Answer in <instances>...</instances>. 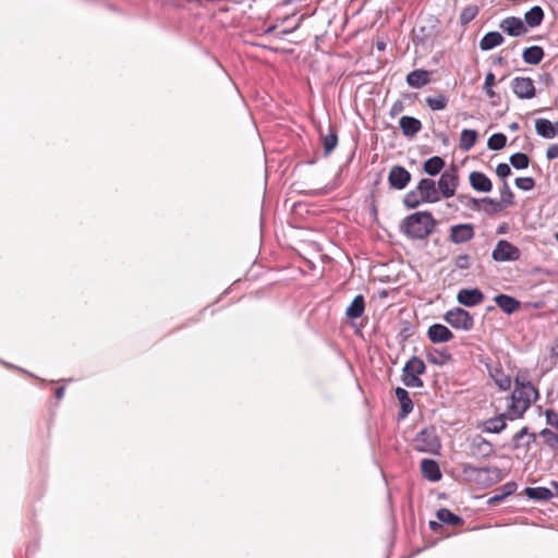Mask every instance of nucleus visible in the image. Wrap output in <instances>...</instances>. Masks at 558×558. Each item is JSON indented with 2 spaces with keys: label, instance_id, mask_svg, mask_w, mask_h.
I'll return each instance as SVG.
<instances>
[{
  "label": "nucleus",
  "instance_id": "18",
  "mask_svg": "<svg viewBox=\"0 0 558 558\" xmlns=\"http://www.w3.org/2000/svg\"><path fill=\"white\" fill-rule=\"evenodd\" d=\"M421 472L423 476L430 482H437L441 478L439 465L435 460L432 459L422 460Z\"/></svg>",
  "mask_w": 558,
  "mask_h": 558
},
{
  "label": "nucleus",
  "instance_id": "12",
  "mask_svg": "<svg viewBox=\"0 0 558 558\" xmlns=\"http://www.w3.org/2000/svg\"><path fill=\"white\" fill-rule=\"evenodd\" d=\"M410 180V172L401 166H393L389 171L388 182L393 189L403 190Z\"/></svg>",
  "mask_w": 558,
  "mask_h": 558
},
{
  "label": "nucleus",
  "instance_id": "23",
  "mask_svg": "<svg viewBox=\"0 0 558 558\" xmlns=\"http://www.w3.org/2000/svg\"><path fill=\"white\" fill-rule=\"evenodd\" d=\"M365 311V300L362 294L356 295L345 311L349 319L360 318Z\"/></svg>",
  "mask_w": 558,
  "mask_h": 558
},
{
  "label": "nucleus",
  "instance_id": "40",
  "mask_svg": "<svg viewBox=\"0 0 558 558\" xmlns=\"http://www.w3.org/2000/svg\"><path fill=\"white\" fill-rule=\"evenodd\" d=\"M337 144L338 136L335 132L323 136V146L326 155L330 154L336 148Z\"/></svg>",
  "mask_w": 558,
  "mask_h": 558
},
{
  "label": "nucleus",
  "instance_id": "59",
  "mask_svg": "<svg viewBox=\"0 0 558 558\" xmlns=\"http://www.w3.org/2000/svg\"><path fill=\"white\" fill-rule=\"evenodd\" d=\"M292 0H284V3H291Z\"/></svg>",
  "mask_w": 558,
  "mask_h": 558
},
{
  "label": "nucleus",
  "instance_id": "15",
  "mask_svg": "<svg viewBox=\"0 0 558 558\" xmlns=\"http://www.w3.org/2000/svg\"><path fill=\"white\" fill-rule=\"evenodd\" d=\"M500 28L510 36H521L527 32L524 22L520 17L509 16L501 21Z\"/></svg>",
  "mask_w": 558,
  "mask_h": 558
},
{
  "label": "nucleus",
  "instance_id": "35",
  "mask_svg": "<svg viewBox=\"0 0 558 558\" xmlns=\"http://www.w3.org/2000/svg\"><path fill=\"white\" fill-rule=\"evenodd\" d=\"M513 192L511 191L507 181H504L502 186L500 189V201L502 209L511 206L513 204Z\"/></svg>",
  "mask_w": 558,
  "mask_h": 558
},
{
  "label": "nucleus",
  "instance_id": "53",
  "mask_svg": "<svg viewBox=\"0 0 558 558\" xmlns=\"http://www.w3.org/2000/svg\"><path fill=\"white\" fill-rule=\"evenodd\" d=\"M403 109V106L401 102H396L392 107H391V110H390V113L391 116H396L398 113H400Z\"/></svg>",
  "mask_w": 558,
  "mask_h": 558
},
{
  "label": "nucleus",
  "instance_id": "34",
  "mask_svg": "<svg viewBox=\"0 0 558 558\" xmlns=\"http://www.w3.org/2000/svg\"><path fill=\"white\" fill-rule=\"evenodd\" d=\"M451 355L447 351L434 350L427 353V361L434 365H444L450 361Z\"/></svg>",
  "mask_w": 558,
  "mask_h": 558
},
{
  "label": "nucleus",
  "instance_id": "56",
  "mask_svg": "<svg viewBox=\"0 0 558 558\" xmlns=\"http://www.w3.org/2000/svg\"><path fill=\"white\" fill-rule=\"evenodd\" d=\"M554 131L556 132V136H558V121L554 123Z\"/></svg>",
  "mask_w": 558,
  "mask_h": 558
},
{
  "label": "nucleus",
  "instance_id": "11",
  "mask_svg": "<svg viewBox=\"0 0 558 558\" xmlns=\"http://www.w3.org/2000/svg\"><path fill=\"white\" fill-rule=\"evenodd\" d=\"M418 195L425 203H437L440 201L439 191L432 179H422L416 186Z\"/></svg>",
  "mask_w": 558,
  "mask_h": 558
},
{
  "label": "nucleus",
  "instance_id": "22",
  "mask_svg": "<svg viewBox=\"0 0 558 558\" xmlns=\"http://www.w3.org/2000/svg\"><path fill=\"white\" fill-rule=\"evenodd\" d=\"M494 301L507 314H512L520 308V302L507 294H498Z\"/></svg>",
  "mask_w": 558,
  "mask_h": 558
},
{
  "label": "nucleus",
  "instance_id": "54",
  "mask_svg": "<svg viewBox=\"0 0 558 558\" xmlns=\"http://www.w3.org/2000/svg\"><path fill=\"white\" fill-rule=\"evenodd\" d=\"M64 391H65L64 387H58V388L56 389V392H54L56 398H57L58 400L62 399V398H63V396H64Z\"/></svg>",
  "mask_w": 558,
  "mask_h": 558
},
{
  "label": "nucleus",
  "instance_id": "31",
  "mask_svg": "<svg viewBox=\"0 0 558 558\" xmlns=\"http://www.w3.org/2000/svg\"><path fill=\"white\" fill-rule=\"evenodd\" d=\"M445 167V160L439 156L428 158L424 165L423 170L429 175L438 174Z\"/></svg>",
  "mask_w": 558,
  "mask_h": 558
},
{
  "label": "nucleus",
  "instance_id": "2",
  "mask_svg": "<svg viewBox=\"0 0 558 558\" xmlns=\"http://www.w3.org/2000/svg\"><path fill=\"white\" fill-rule=\"evenodd\" d=\"M436 221L429 211H417L402 222V232L410 239L423 240L434 230Z\"/></svg>",
  "mask_w": 558,
  "mask_h": 558
},
{
  "label": "nucleus",
  "instance_id": "17",
  "mask_svg": "<svg viewBox=\"0 0 558 558\" xmlns=\"http://www.w3.org/2000/svg\"><path fill=\"white\" fill-rule=\"evenodd\" d=\"M489 375L500 390L510 389L511 378L505 373L499 363L489 367Z\"/></svg>",
  "mask_w": 558,
  "mask_h": 558
},
{
  "label": "nucleus",
  "instance_id": "44",
  "mask_svg": "<svg viewBox=\"0 0 558 558\" xmlns=\"http://www.w3.org/2000/svg\"><path fill=\"white\" fill-rule=\"evenodd\" d=\"M515 185L520 190L530 191V190H532L534 187L535 181L531 177L517 178L515 179Z\"/></svg>",
  "mask_w": 558,
  "mask_h": 558
},
{
  "label": "nucleus",
  "instance_id": "25",
  "mask_svg": "<svg viewBox=\"0 0 558 558\" xmlns=\"http://www.w3.org/2000/svg\"><path fill=\"white\" fill-rule=\"evenodd\" d=\"M504 43V36L499 32H489L480 40V48L490 50Z\"/></svg>",
  "mask_w": 558,
  "mask_h": 558
},
{
  "label": "nucleus",
  "instance_id": "50",
  "mask_svg": "<svg viewBox=\"0 0 558 558\" xmlns=\"http://www.w3.org/2000/svg\"><path fill=\"white\" fill-rule=\"evenodd\" d=\"M481 202L486 203L487 205L493 206V210L494 211L502 210V206H501V203H499V201H495L493 198L485 197V198L481 199Z\"/></svg>",
  "mask_w": 558,
  "mask_h": 558
},
{
  "label": "nucleus",
  "instance_id": "39",
  "mask_svg": "<svg viewBox=\"0 0 558 558\" xmlns=\"http://www.w3.org/2000/svg\"><path fill=\"white\" fill-rule=\"evenodd\" d=\"M478 14V8L476 5H469L464 8L460 14V22L462 25L470 23Z\"/></svg>",
  "mask_w": 558,
  "mask_h": 558
},
{
  "label": "nucleus",
  "instance_id": "9",
  "mask_svg": "<svg viewBox=\"0 0 558 558\" xmlns=\"http://www.w3.org/2000/svg\"><path fill=\"white\" fill-rule=\"evenodd\" d=\"M475 235V229L472 223H459L449 229V241L454 244H462L471 241Z\"/></svg>",
  "mask_w": 558,
  "mask_h": 558
},
{
  "label": "nucleus",
  "instance_id": "38",
  "mask_svg": "<svg viewBox=\"0 0 558 558\" xmlns=\"http://www.w3.org/2000/svg\"><path fill=\"white\" fill-rule=\"evenodd\" d=\"M473 447L478 453H482L483 456H490L493 453V445L484 438H476L473 441Z\"/></svg>",
  "mask_w": 558,
  "mask_h": 558
},
{
  "label": "nucleus",
  "instance_id": "28",
  "mask_svg": "<svg viewBox=\"0 0 558 558\" xmlns=\"http://www.w3.org/2000/svg\"><path fill=\"white\" fill-rule=\"evenodd\" d=\"M437 519L446 524L458 526L463 524V519L447 508H441L436 513Z\"/></svg>",
  "mask_w": 558,
  "mask_h": 558
},
{
  "label": "nucleus",
  "instance_id": "42",
  "mask_svg": "<svg viewBox=\"0 0 558 558\" xmlns=\"http://www.w3.org/2000/svg\"><path fill=\"white\" fill-rule=\"evenodd\" d=\"M496 84L495 81V74L493 72H488L485 76V83L483 86V89L488 98H494L496 96V93L494 90V86Z\"/></svg>",
  "mask_w": 558,
  "mask_h": 558
},
{
  "label": "nucleus",
  "instance_id": "19",
  "mask_svg": "<svg viewBox=\"0 0 558 558\" xmlns=\"http://www.w3.org/2000/svg\"><path fill=\"white\" fill-rule=\"evenodd\" d=\"M400 129L403 135L413 137L422 130V123L418 119L404 116L399 121Z\"/></svg>",
  "mask_w": 558,
  "mask_h": 558
},
{
  "label": "nucleus",
  "instance_id": "57",
  "mask_svg": "<svg viewBox=\"0 0 558 558\" xmlns=\"http://www.w3.org/2000/svg\"><path fill=\"white\" fill-rule=\"evenodd\" d=\"M274 29H275V26H271V27H269V28L267 29V33H270V32H272Z\"/></svg>",
  "mask_w": 558,
  "mask_h": 558
},
{
  "label": "nucleus",
  "instance_id": "6",
  "mask_svg": "<svg viewBox=\"0 0 558 558\" xmlns=\"http://www.w3.org/2000/svg\"><path fill=\"white\" fill-rule=\"evenodd\" d=\"M514 95L520 99H531L536 95L534 81L531 77L517 76L511 82Z\"/></svg>",
  "mask_w": 558,
  "mask_h": 558
},
{
  "label": "nucleus",
  "instance_id": "55",
  "mask_svg": "<svg viewBox=\"0 0 558 558\" xmlns=\"http://www.w3.org/2000/svg\"><path fill=\"white\" fill-rule=\"evenodd\" d=\"M440 523L436 522V521H430L429 522V527L433 530V531H437L439 527H440Z\"/></svg>",
  "mask_w": 558,
  "mask_h": 558
},
{
  "label": "nucleus",
  "instance_id": "14",
  "mask_svg": "<svg viewBox=\"0 0 558 558\" xmlns=\"http://www.w3.org/2000/svg\"><path fill=\"white\" fill-rule=\"evenodd\" d=\"M457 300L464 306H476L484 301V294L480 289H461Z\"/></svg>",
  "mask_w": 558,
  "mask_h": 558
},
{
  "label": "nucleus",
  "instance_id": "46",
  "mask_svg": "<svg viewBox=\"0 0 558 558\" xmlns=\"http://www.w3.org/2000/svg\"><path fill=\"white\" fill-rule=\"evenodd\" d=\"M545 416L547 424L558 430V413L553 410H547Z\"/></svg>",
  "mask_w": 558,
  "mask_h": 558
},
{
  "label": "nucleus",
  "instance_id": "4",
  "mask_svg": "<svg viewBox=\"0 0 558 558\" xmlns=\"http://www.w3.org/2000/svg\"><path fill=\"white\" fill-rule=\"evenodd\" d=\"M444 319L453 328L456 329H462V330H470L473 328V325H474V319L472 317V315L461 308V307H456V308H452L450 311H448L445 316H444Z\"/></svg>",
  "mask_w": 558,
  "mask_h": 558
},
{
  "label": "nucleus",
  "instance_id": "41",
  "mask_svg": "<svg viewBox=\"0 0 558 558\" xmlns=\"http://www.w3.org/2000/svg\"><path fill=\"white\" fill-rule=\"evenodd\" d=\"M539 435L544 438L547 446L551 449H558V435L548 428L541 430Z\"/></svg>",
  "mask_w": 558,
  "mask_h": 558
},
{
  "label": "nucleus",
  "instance_id": "47",
  "mask_svg": "<svg viewBox=\"0 0 558 558\" xmlns=\"http://www.w3.org/2000/svg\"><path fill=\"white\" fill-rule=\"evenodd\" d=\"M496 174L501 179H506L511 174V169L508 163H499L496 168Z\"/></svg>",
  "mask_w": 558,
  "mask_h": 558
},
{
  "label": "nucleus",
  "instance_id": "32",
  "mask_svg": "<svg viewBox=\"0 0 558 558\" xmlns=\"http://www.w3.org/2000/svg\"><path fill=\"white\" fill-rule=\"evenodd\" d=\"M525 495L535 500H549L553 497L550 489L546 487H526Z\"/></svg>",
  "mask_w": 558,
  "mask_h": 558
},
{
  "label": "nucleus",
  "instance_id": "20",
  "mask_svg": "<svg viewBox=\"0 0 558 558\" xmlns=\"http://www.w3.org/2000/svg\"><path fill=\"white\" fill-rule=\"evenodd\" d=\"M536 434L530 433L526 426L522 427L518 433H515L512 437L513 448L518 449L520 447H525L526 449L535 442Z\"/></svg>",
  "mask_w": 558,
  "mask_h": 558
},
{
  "label": "nucleus",
  "instance_id": "37",
  "mask_svg": "<svg viewBox=\"0 0 558 558\" xmlns=\"http://www.w3.org/2000/svg\"><path fill=\"white\" fill-rule=\"evenodd\" d=\"M510 163L515 169H525L529 167L530 158L524 153H515L510 157Z\"/></svg>",
  "mask_w": 558,
  "mask_h": 558
},
{
  "label": "nucleus",
  "instance_id": "52",
  "mask_svg": "<svg viewBox=\"0 0 558 558\" xmlns=\"http://www.w3.org/2000/svg\"><path fill=\"white\" fill-rule=\"evenodd\" d=\"M546 157L549 160L558 158V144L550 145L546 150Z\"/></svg>",
  "mask_w": 558,
  "mask_h": 558
},
{
  "label": "nucleus",
  "instance_id": "58",
  "mask_svg": "<svg viewBox=\"0 0 558 558\" xmlns=\"http://www.w3.org/2000/svg\"><path fill=\"white\" fill-rule=\"evenodd\" d=\"M383 48H384V44L378 45V49H383Z\"/></svg>",
  "mask_w": 558,
  "mask_h": 558
},
{
  "label": "nucleus",
  "instance_id": "51",
  "mask_svg": "<svg viewBox=\"0 0 558 558\" xmlns=\"http://www.w3.org/2000/svg\"><path fill=\"white\" fill-rule=\"evenodd\" d=\"M481 202L486 203L487 205L493 206V210L494 211L502 210V206H501V203H499V201H495L493 198L485 197V198L481 199Z\"/></svg>",
  "mask_w": 558,
  "mask_h": 558
},
{
  "label": "nucleus",
  "instance_id": "26",
  "mask_svg": "<svg viewBox=\"0 0 558 558\" xmlns=\"http://www.w3.org/2000/svg\"><path fill=\"white\" fill-rule=\"evenodd\" d=\"M535 131L539 136L544 138L556 137V132L554 131V123L547 119H537L535 121Z\"/></svg>",
  "mask_w": 558,
  "mask_h": 558
},
{
  "label": "nucleus",
  "instance_id": "29",
  "mask_svg": "<svg viewBox=\"0 0 558 558\" xmlns=\"http://www.w3.org/2000/svg\"><path fill=\"white\" fill-rule=\"evenodd\" d=\"M544 19V11L541 7H533L524 15V22L530 27H536L541 25Z\"/></svg>",
  "mask_w": 558,
  "mask_h": 558
},
{
  "label": "nucleus",
  "instance_id": "27",
  "mask_svg": "<svg viewBox=\"0 0 558 558\" xmlns=\"http://www.w3.org/2000/svg\"><path fill=\"white\" fill-rule=\"evenodd\" d=\"M396 397L401 405L402 416L408 415L413 410V402L409 396V392L401 387L396 389Z\"/></svg>",
  "mask_w": 558,
  "mask_h": 558
},
{
  "label": "nucleus",
  "instance_id": "13",
  "mask_svg": "<svg viewBox=\"0 0 558 558\" xmlns=\"http://www.w3.org/2000/svg\"><path fill=\"white\" fill-rule=\"evenodd\" d=\"M428 339L433 343H444L453 339V332L441 324H434L427 329Z\"/></svg>",
  "mask_w": 558,
  "mask_h": 558
},
{
  "label": "nucleus",
  "instance_id": "36",
  "mask_svg": "<svg viewBox=\"0 0 558 558\" xmlns=\"http://www.w3.org/2000/svg\"><path fill=\"white\" fill-rule=\"evenodd\" d=\"M507 136L502 133L493 134L487 142V146L492 150H499L506 146Z\"/></svg>",
  "mask_w": 558,
  "mask_h": 558
},
{
  "label": "nucleus",
  "instance_id": "60",
  "mask_svg": "<svg viewBox=\"0 0 558 558\" xmlns=\"http://www.w3.org/2000/svg\"><path fill=\"white\" fill-rule=\"evenodd\" d=\"M555 238H556V240H557V242H558V232L555 234Z\"/></svg>",
  "mask_w": 558,
  "mask_h": 558
},
{
  "label": "nucleus",
  "instance_id": "48",
  "mask_svg": "<svg viewBox=\"0 0 558 558\" xmlns=\"http://www.w3.org/2000/svg\"><path fill=\"white\" fill-rule=\"evenodd\" d=\"M460 201H462V198H464V196H459ZM466 202H465V205L471 208L472 210H480V203L481 201L480 199H476L474 197H465Z\"/></svg>",
  "mask_w": 558,
  "mask_h": 558
},
{
  "label": "nucleus",
  "instance_id": "30",
  "mask_svg": "<svg viewBox=\"0 0 558 558\" xmlns=\"http://www.w3.org/2000/svg\"><path fill=\"white\" fill-rule=\"evenodd\" d=\"M477 137L478 134L475 130H463L460 135V148L465 151L470 150L475 145Z\"/></svg>",
  "mask_w": 558,
  "mask_h": 558
},
{
  "label": "nucleus",
  "instance_id": "33",
  "mask_svg": "<svg viewBox=\"0 0 558 558\" xmlns=\"http://www.w3.org/2000/svg\"><path fill=\"white\" fill-rule=\"evenodd\" d=\"M425 102L432 110H444L448 106L449 98L444 94H439L426 97Z\"/></svg>",
  "mask_w": 558,
  "mask_h": 558
},
{
  "label": "nucleus",
  "instance_id": "10",
  "mask_svg": "<svg viewBox=\"0 0 558 558\" xmlns=\"http://www.w3.org/2000/svg\"><path fill=\"white\" fill-rule=\"evenodd\" d=\"M414 447L418 451L434 452L440 447V444L433 430L424 429L415 437Z\"/></svg>",
  "mask_w": 558,
  "mask_h": 558
},
{
  "label": "nucleus",
  "instance_id": "1",
  "mask_svg": "<svg viewBox=\"0 0 558 558\" xmlns=\"http://www.w3.org/2000/svg\"><path fill=\"white\" fill-rule=\"evenodd\" d=\"M508 411L517 420L522 418L533 402L538 399L537 389L527 380L517 376Z\"/></svg>",
  "mask_w": 558,
  "mask_h": 558
},
{
  "label": "nucleus",
  "instance_id": "7",
  "mask_svg": "<svg viewBox=\"0 0 558 558\" xmlns=\"http://www.w3.org/2000/svg\"><path fill=\"white\" fill-rule=\"evenodd\" d=\"M459 183V177L456 169L446 170L442 172L438 181L439 195L441 194L445 198L452 197L456 193Z\"/></svg>",
  "mask_w": 558,
  "mask_h": 558
},
{
  "label": "nucleus",
  "instance_id": "49",
  "mask_svg": "<svg viewBox=\"0 0 558 558\" xmlns=\"http://www.w3.org/2000/svg\"><path fill=\"white\" fill-rule=\"evenodd\" d=\"M505 488H507V492H506V493H504L502 495H495V496L492 498V500H493V501H500V500H502V499H504V497H505L506 495H509V494H511V493L514 490V488H515V484H514V483H508V484L505 486Z\"/></svg>",
  "mask_w": 558,
  "mask_h": 558
},
{
  "label": "nucleus",
  "instance_id": "5",
  "mask_svg": "<svg viewBox=\"0 0 558 558\" xmlns=\"http://www.w3.org/2000/svg\"><path fill=\"white\" fill-rule=\"evenodd\" d=\"M520 250L507 240H500L492 253L496 262H515L520 259Z\"/></svg>",
  "mask_w": 558,
  "mask_h": 558
},
{
  "label": "nucleus",
  "instance_id": "45",
  "mask_svg": "<svg viewBox=\"0 0 558 558\" xmlns=\"http://www.w3.org/2000/svg\"><path fill=\"white\" fill-rule=\"evenodd\" d=\"M471 266V257L468 254L458 255L454 258V267L457 269H469Z\"/></svg>",
  "mask_w": 558,
  "mask_h": 558
},
{
  "label": "nucleus",
  "instance_id": "16",
  "mask_svg": "<svg viewBox=\"0 0 558 558\" xmlns=\"http://www.w3.org/2000/svg\"><path fill=\"white\" fill-rule=\"evenodd\" d=\"M471 186L478 192H490L493 183L490 179L483 172L473 171L469 175Z\"/></svg>",
  "mask_w": 558,
  "mask_h": 558
},
{
  "label": "nucleus",
  "instance_id": "24",
  "mask_svg": "<svg viewBox=\"0 0 558 558\" xmlns=\"http://www.w3.org/2000/svg\"><path fill=\"white\" fill-rule=\"evenodd\" d=\"M544 56V49L539 46H531L529 48H525L522 52V58L524 62L533 65L541 63Z\"/></svg>",
  "mask_w": 558,
  "mask_h": 558
},
{
  "label": "nucleus",
  "instance_id": "43",
  "mask_svg": "<svg viewBox=\"0 0 558 558\" xmlns=\"http://www.w3.org/2000/svg\"><path fill=\"white\" fill-rule=\"evenodd\" d=\"M403 203L408 208L412 209L418 207L422 203L425 202L422 201V197L418 195V193L412 191L405 195Z\"/></svg>",
  "mask_w": 558,
  "mask_h": 558
},
{
  "label": "nucleus",
  "instance_id": "21",
  "mask_svg": "<svg viewBox=\"0 0 558 558\" xmlns=\"http://www.w3.org/2000/svg\"><path fill=\"white\" fill-rule=\"evenodd\" d=\"M430 81L429 72L426 70H414L407 75V83L413 88H421Z\"/></svg>",
  "mask_w": 558,
  "mask_h": 558
},
{
  "label": "nucleus",
  "instance_id": "3",
  "mask_svg": "<svg viewBox=\"0 0 558 558\" xmlns=\"http://www.w3.org/2000/svg\"><path fill=\"white\" fill-rule=\"evenodd\" d=\"M426 371L425 363L417 356L411 357L403 367L402 381L407 387L421 388L423 380L420 378Z\"/></svg>",
  "mask_w": 558,
  "mask_h": 558
},
{
  "label": "nucleus",
  "instance_id": "8",
  "mask_svg": "<svg viewBox=\"0 0 558 558\" xmlns=\"http://www.w3.org/2000/svg\"><path fill=\"white\" fill-rule=\"evenodd\" d=\"M507 420L514 421L517 420L514 416L510 414V412L507 410V412L501 413L495 417H490L485 420L478 425V428L482 429L484 433H492V434H499L507 427Z\"/></svg>",
  "mask_w": 558,
  "mask_h": 558
}]
</instances>
